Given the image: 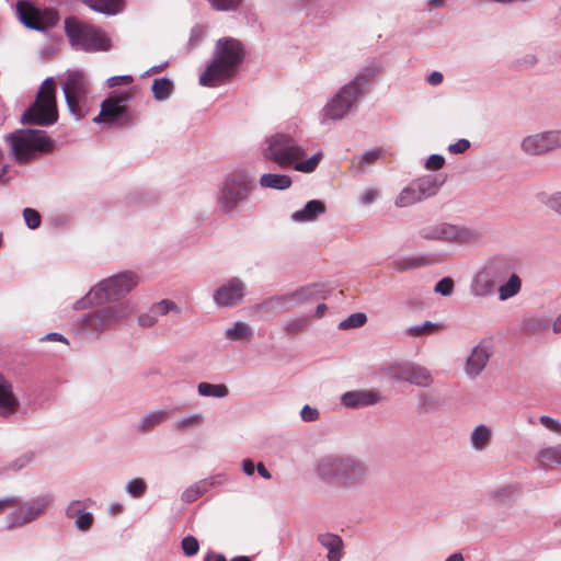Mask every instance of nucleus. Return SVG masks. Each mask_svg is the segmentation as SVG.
<instances>
[{"label": "nucleus", "mask_w": 561, "mask_h": 561, "mask_svg": "<svg viewBox=\"0 0 561 561\" xmlns=\"http://www.w3.org/2000/svg\"><path fill=\"white\" fill-rule=\"evenodd\" d=\"M522 286L516 259L507 254H495L488 257L474 273L469 290L474 298L484 299L496 288L499 300L506 301L517 296Z\"/></svg>", "instance_id": "nucleus-1"}, {"label": "nucleus", "mask_w": 561, "mask_h": 561, "mask_svg": "<svg viewBox=\"0 0 561 561\" xmlns=\"http://www.w3.org/2000/svg\"><path fill=\"white\" fill-rule=\"evenodd\" d=\"M261 153L266 161L275 163L280 169L293 168L301 173L313 172L323 158V152L317 151L305 159L307 149L284 131L266 136L261 144Z\"/></svg>", "instance_id": "nucleus-2"}, {"label": "nucleus", "mask_w": 561, "mask_h": 561, "mask_svg": "<svg viewBox=\"0 0 561 561\" xmlns=\"http://www.w3.org/2000/svg\"><path fill=\"white\" fill-rule=\"evenodd\" d=\"M380 73L377 64L362 68L353 79L343 84L323 105L320 111L322 124L344 119L352 114L359 101L367 94L374 79Z\"/></svg>", "instance_id": "nucleus-3"}, {"label": "nucleus", "mask_w": 561, "mask_h": 561, "mask_svg": "<svg viewBox=\"0 0 561 561\" xmlns=\"http://www.w3.org/2000/svg\"><path fill=\"white\" fill-rule=\"evenodd\" d=\"M99 306L77 318L73 323L77 334L98 340L102 334L116 330L137 310L134 301H116Z\"/></svg>", "instance_id": "nucleus-4"}, {"label": "nucleus", "mask_w": 561, "mask_h": 561, "mask_svg": "<svg viewBox=\"0 0 561 561\" xmlns=\"http://www.w3.org/2000/svg\"><path fill=\"white\" fill-rule=\"evenodd\" d=\"M244 56V46L239 39L219 38L215 44L211 61L199 76V84L215 88L231 79L242 65Z\"/></svg>", "instance_id": "nucleus-5"}, {"label": "nucleus", "mask_w": 561, "mask_h": 561, "mask_svg": "<svg viewBox=\"0 0 561 561\" xmlns=\"http://www.w3.org/2000/svg\"><path fill=\"white\" fill-rule=\"evenodd\" d=\"M256 183L248 169H236L226 174L217 185L215 202L224 216H234L249 203Z\"/></svg>", "instance_id": "nucleus-6"}, {"label": "nucleus", "mask_w": 561, "mask_h": 561, "mask_svg": "<svg viewBox=\"0 0 561 561\" xmlns=\"http://www.w3.org/2000/svg\"><path fill=\"white\" fill-rule=\"evenodd\" d=\"M139 284V276L131 271H124L104 278L90 288L80 299L73 302L76 311L85 310L93 305L114 304L116 301H131L124 299Z\"/></svg>", "instance_id": "nucleus-7"}, {"label": "nucleus", "mask_w": 561, "mask_h": 561, "mask_svg": "<svg viewBox=\"0 0 561 561\" xmlns=\"http://www.w3.org/2000/svg\"><path fill=\"white\" fill-rule=\"evenodd\" d=\"M65 32L70 44L84 51H107L112 47L111 39L103 30L75 18L66 19Z\"/></svg>", "instance_id": "nucleus-8"}, {"label": "nucleus", "mask_w": 561, "mask_h": 561, "mask_svg": "<svg viewBox=\"0 0 561 561\" xmlns=\"http://www.w3.org/2000/svg\"><path fill=\"white\" fill-rule=\"evenodd\" d=\"M419 236L427 241L469 244L478 241L481 238V232L470 227L439 222L422 227L419 230Z\"/></svg>", "instance_id": "nucleus-9"}, {"label": "nucleus", "mask_w": 561, "mask_h": 561, "mask_svg": "<svg viewBox=\"0 0 561 561\" xmlns=\"http://www.w3.org/2000/svg\"><path fill=\"white\" fill-rule=\"evenodd\" d=\"M61 89L69 113L76 119L83 118L88 113L90 93V82L87 77L80 71H71L62 82Z\"/></svg>", "instance_id": "nucleus-10"}, {"label": "nucleus", "mask_w": 561, "mask_h": 561, "mask_svg": "<svg viewBox=\"0 0 561 561\" xmlns=\"http://www.w3.org/2000/svg\"><path fill=\"white\" fill-rule=\"evenodd\" d=\"M56 90L53 77L46 78L37 89V126H49L57 122Z\"/></svg>", "instance_id": "nucleus-11"}, {"label": "nucleus", "mask_w": 561, "mask_h": 561, "mask_svg": "<svg viewBox=\"0 0 561 561\" xmlns=\"http://www.w3.org/2000/svg\"><path fill=\"white\" fill-rule=\"evenodd\" d=\"M370 477L368 465L351 455H345L339 485L345 489H357L364 486Z\"/></svg>", "instance_id": "nucleus-12"}, {"label": "nucleus", "mask_w": 561, "mask_h": 561, "mask_svg": "<svg viewBox=\"0 0 561 561\" xmlns=\"http://www.w3.org/2000/svg\"><path fill=\"white\" fill-rule=\"evenodd\" d=\"M388 375L397 381H404L419 387H430L433 382L431 373L425 367L414 363L391 365L388 368Z\"/></svg>", "instance_id": "nucleus-13"}, {"label": "nucleus", "mask_w": 561, "mask_h": 561, "mask_svg": "<svg viewBox=\"0 0 561 561\" xmlns=\"http://www.w3.org/2000/svg\"><path fill=\"white\" fill-rule=\"evenodd\" d=\"M58 22L59 15L56 10L50 8L41 9L37 5V32L48 39V44L41 50L43 56H49L56 49L60 34L54 27L57 26Z\"/></svg>", "instance_id": "nucleus-14"}, {"label": "nucleus", "mask_w": 561, "mask_h": 561, "mask_svg": "<svg viewBox=\"0 0 561 561\" xmlns=\"http://www.w3.org/2000/svg\"><path fill=\"white\" fill-rule=\"evenodd\" d=\"M245 290L244 282L232 277L214 291L213 300L220 308H231L242 302Z\"/></svg>", "instance_id": "nucleus-15"}, {"label": "nucleus", "mask_w": 561, "mask_h": 561, "mask_svg": "<svg viewBox=\"0 0 561 561\" xmlns=\"http://www.w3.org/2000/svg\"><path fill=\"white\" fill-rule=\"evenodd\" d=\"M344 456L342 454H328L320 457L313 467L316 476L322 482L339 485Z\"/></svg>", "instance_id": "nucleus-16"}, {"label": "nucleus", "mask_w": 561, "mask_h": 561, "mask_svg": "<svg viewBox=\"0 0 561 561\" xmlns=\"http://www.w3.org/2000/svg\"><path fill=\"white\" fill-rule=\"evenodd\" d=\"M11 151L20 163L31 160L35 153V129H20L9 135Z\"/></svg>", "instance_id": "nucleus-17"}, {"label": "nucleus", "mask_w": 561, "mask_h": 561, "mask_svg": "<svg viewBox=\"0 0 561 561\" xmlns=\"http://www.w3.org/2000/svg\"><path fill=\"white\" fill-rule=\"evenodd\" d=\"M129 98L128 92H122L119 94H111L102 102V114H105V119L108 124L129 121L130 115L126 106Z\"/></svg>", "instance_id": "nucleus-18"}, {"label": "nucleus", "mask_w": 561, "mask_h": 561, "mask_svg": "<svg viewBox=\"0 0 561 561\" xmlns=\"http://www.w3.org/2000/svg\"><path fill=\"white\" fill-rule=\"evenodd\" d=\"M68 519L73 520L75 527L82 533L89 531L94 523V516L87 511L85 501L72 500L65 510Z\"/></svg>", "instance_id": "nucleus-19"}, {"label": "nucleus", "mask_w": 561, "mask_h": 561, "mask_svg": "<svg viewBox=\"0 0 561 561\" xmlns=\"http://www.w3.org/2000/svg\"><path fill=\"white\" fill-rule=\"evenodd\" d=\"M340 401L347 409H362L380 402L381 397L375 390H352L344 392Z\"/></svg>", "instance_id": "nucleus-20"}, {"label": "nucleus", "mask_w": 561, "mask_h": 561, "mask_svg": "<svg viewBox=\"0 0 561 561\" xmlns=\"http://www.w3.org/2000/svg\"><path fill=\"white\" fill-rule=\"evenodd\" d=\"M489 359L490 352L488 347L482 344L476 345L467 357L465 365L466 375L471 379L477 378L485 368Z\"/></svg>", "instance_id": "nucleus-21"}, {"label": "nucleus", "mask_w": 561, "mask_h": 561, "mask_svg": "<svg viewBox=\"0 0 561 561\" xmlns=\"http://www.w3.org/2000/svg\"><path fill=\"white\" fill-rule=\"evenodd\" d=\"M317 541L327 550L328 561H342L344 556L343 539L333 533H320L317 535Z\"/></svg>", "instance_id": "nucleus-22"}, {"label": "nucleus", "mask_w": 561, "mask_h": 561, "mask_svg": "<svg viewBox=\"0 0 561 561\" xmlns=\"http://www.w3.org/2000/svg\"><path fill=\"white\" fill-rule=\"evenodd\" d=\"M520 148L529 156H540L551 151L547 130L526 136L520 142Z\"/></svg>", "instance_id": "nucleus-23"}, {"label": "nucleus", "mask_w": 561, "mask_h": 561, "mask_svg": "<svg viewBox=\"0 0 561 561\" xmlns=\"http://www.w3.org/2000/svg\"><path fill=\"white\" fill-rule=\"evenodd\" d=\"M219 478L220 476L209 479H202L191 484L182 492L181 500L186 504L195 502L197 499L207 493L211 488L219 484Z\"/></svg>", "instance_id": "nucleus-24"}, {"label": "nucleus", "mask_w": 561, "mask_h": 561, "mask_svg": "<svg viewBox=\"0 0 561 561\" xmlns=\"http://www.w3.org/2000/svg\"><path fill=\"white\" fill-rule=\"evenodd\" d=\"M325 213V204L319 199L309 201L304 208L291 214L290 218L295 222H310Z\"/></svg>", "instance_id": "nucleus-25"}, {"label": "nucleus", "mask_w": 561, "mask_h": 561, "mask_svg": "<svg viewBox=\"0 0 561 561\" xmlns=\"http://www.w3.org/2000/svg\"><path fill=\"white\" fill-rule=\"evenodd\" d=\"M535 461L542 469L561 467V444L539 449L535 456Z\"/></svg>", "instance_id": "nucleus-26"}, {"label": "nucleus", "mask_w": 561, "mask_h": 561, "mask_svg": "<svg viewBox=\"0 0 561 561\" xmlns=\"http://www.w3.org/2000/svg\"><path fill=\"white\" fill-rule=\"evenodd\" d=\"M413 182L416 185L419 193L424 201L437 194V192L439 191L440 186L444 183V180L439 175L428 174L420 179H416Z\"/></svg>", "instance_id": "nucleus-27"}, {"label": "nucleus", "mask_w": 561, "mask_h": 561, "mask_svg": "<svg viewBox=\"0 0 561 561\" xmlns=\"http://www.w3.org/2000/svg\"><path fill=\"white\" fill-rule=\"evenodd\" d=\"M170 417L168 410H152L144 414L137 422L136 428L139 433H147L151 428L161 425Z\"/></svg>", "instance_id": "nucleus-28"}, {"label": "nucleus", "mask_w": 561, "mask_h": 561, "mask_svg": "<svg viewBox=\"0 0 561 561\" xmlns=\"http://www.w3.org/2000/svg\"><path fill=\"white\" fill-rule=\"evenodd\" d=\"M225 337L233 342H250L253 337V329L247 322L236 321L226 329Z\"/></svg>", "instance_id": "nucleus-29"}, {"label": "nucleus", "mask_w": 561, "mask_h": 561, "mask_svg": "<svg viewBox=\"0 0 561 561\" xmlns=\"http://www.w3.org/2000/svg\"><path fill=\"white\" fill-rule=\"evenodd\" d=\"M16 400L12 393L10 383L0 374V414L8 415L14 412Z\"/></svg>", "instance_id": "nucleus-30"}, {"label": "nucleus", "mask_w": 561, "mask_h": 561, "mask_svg": "<svg viewBox=\"0 0 561 561\" xmlns=\"http://www.w3.org/2000/svg\"><path fill=\"white\" fill-rule=\"evenodd\" d=\"M260 186L264 188H272L284 191L291 186L293 181L289 175L278 173H264L259 180Z\"/></svg>", "instance_id": "nucleus-31"}, {"label": "nucleus", "mask_w": 561, "mask_h": 561, "mask_svg": "<svg viewBox=\"0 0 561 561\" xmlns=\"http://www.w3.org/2000/svg\"><path fill=\"white\" fill-rule=\"evenodd\" d=\"M419 190L414 182H411L407 187H404L396 197L394 205L400 208L410 207L416 203L422 202Z\"/></svg>", "instance_id": "nucleus-32"}, {"label": "nucleus", "mask_w": 561, "mask_h": 561, "mask_svg": "<svg viewBox=\"0 0 561 561\" xmlns=\"http://www.w3.org/2000/svg\"><path fill=\"white\" fill-rule=\"evenodd\" d=\"M492 437L491 428L484 424H480L473 428L470 435V443L473 449L483 450L490 444Z\"/></svg>", "instance_id": "nucleus-33"}, {"label": "nucleus", "mask_w": 561, "mask_h": 561, "mask_svg": "<svg viewBox=\"0 0 561 561\" xmlns=\"http://www.w3.org/2000/svg\"><path fill=\"white\" fill-rule=\"evenodd\" d=\"M16 16L21 23L31 30H35V5L26 0L16 3Z\"/></svg>", "instance_id": "nucleus-34"}, {"label": "nucleus", "mask_w": 561, "mask_h": 561, "mask_svg": "<svg viewBox=\"0 0 561 561\" xmlns=\"http://www.w3.org/2000/svg\"><path fill=\"white\" fill-rule=\"evenodd\" d=\"M152 313L156 314L157 319L160 320L161 317L172 316L178 318L182 313V309L179 305H176L173 300L162 299L151 307Z\"/></svg>", "instance_id": "nucleus-35"}, {"label": "nucleus", "mask_w": 561, "mask_h": 561, "mask_svg": "<svg viewBox=\"0 0 561 561\" xmlns=\"http://www.w3.org/2000/svg\"><path fill=\"white\" fill-rule=\"evenodd\" d=\"M381 153L382 149L380 148L367 150L359 157L354 158L353 168L357 173H365L366 169L381 157Z\"/></svg>", "instance_id": "nucleus-36"}, {"label": "nucleus", "mask_w": 561, "mask_h": 561, "mask_svg": "<svg viewBox=\"0 0 561 561\" xmlns=\"http://www.w3.org/2000/svg\"><path fill=\"white\" fill-rule=\"evenodd\" d=\"M197 392L201 397L211 398H226L229 394V389L225 383H209L199 382L197 385Z\"/></svg>", "instance_id": "nucleus-37"}, {"label": "nucleus", "mask_w": 561, "mask_h": 561, "mask_svg": "<svg viewBox=\"0 0 561 561\" xmlns=\"http://www.w3.org/2000/svg\"><path fill=\"white\" fill-rule=\"evenodd\" d=\"M427 263L424 256H403L391 263V267L398 272H405L425 266Z\"/></svg>", "instance_id": "nucleus-38"}, {"label": "nucleus", "mask_w": 561, "mask_h": 561, "mask_svg": "<svg viewBox=\"0 0 561 561\" xmlns=\"http://www.w3.org/2000/svg\"><path fill=\"white\" fill-rule=\"evenodd\" d=\"M205 423V415L196 412L183 417L178 419L173 423V427L178 431L184 432L191 428L201 427Z\"/></svg>", "instance_id": "nucleus-39"}, {"label": "nucleus", "mask_w": 561, "mask_h": 561, "mask_svg": "<svg viewBox=\"0 0 561 561\" xmlns=\"http://www.w3.org/2000/svg\"><path fill=\"white\" fill-rule=\"evenodd\" d=\"M151 90L157 101L168 100L173 92V82L169 78L154 79Z\"/></svg>", "instance_id": "nucleus-40"}, {"label": "nucleus", "mask_w": 561, "mask_h": 561, "mask_svg": "<svg viewBox=\"0 0 561 561\" xmlns=\"http://www.w3.org/2000/svg\"><path fill=\"white\" fill-rule=\"evenodd\" d=\"M309 320L310 317L307 314L295 316L284 322L283 329L288 334H298L307 327Z\"/></svg>", "instance_id": "nucleus-41"}, {"label": "nucleus", "mask_w": 561, "mask_h": 561, "mask_svg": "<svg viewBox=\"0 0 561 561\" xmlns=\"http://www.w3.org/2000/svg\"><path fill=\"white\" fill-rule=\"evenodd\" d=\"M440 329L437 322L425 321L423 323L410 325L405 329V334L409 336L428 335Z\"/></svg>", "instance_id": "nucleus-42"}, {"label": "nucleus", "mask_w": 561, "mask_h": 561, "mask_svg": "<svg viewBox=\"0 0 561 561\" xmlns=\"http://www.w3.org/2000/svg\"><path fill=\"white\" fill-rule=\"evenodd\" d=\"M83 2L93 11L106 15H114L118 0H83Z\"/></svg>", "instance_id": "nucleus-43"}, {"label": "nucleus", "mask_w": 561, "mask_h": 561, "mask_svg": "<svg viewBox=\"0 0 561 561\" xmlns=\"http://www.w3.org/2000/svg\"><path fill=\"white\" fill-rule=\"evenodd\" d=\"M522 494V488L518 484H508L494 491V496L501 502L516 500Z\"/></svg>", "instance_id": "nucleus-44"}, {"label": "nucleus", "mask_w": 561, "mask_h": 561, "mask_svg": "<svg viewBox=\"0 0 561 561\" xmlns=\"http://www.w3.org/2000/svg\"><path fill=\"white\" fill-rule=\"evenodd\" d=\"M367 322V316L364 312H355L342 320L337 328L340 330H348L360 328Z\"/></svg>", "instance_id": "nucleus-45"}, {"label": "nucleus", "mask_w": 561, "mask_h": 561, "mask_svg": "<svg viewBox=\"0 0 561 561\" xmlns=\"http://www.w3.org/2000/svg\"><path fill=\"white\" fill-rule=\"evenodd\" d=\"M319 293H320V290H319L318 286L314 284L302 286V287L296 289L295 294L298 296L297 299H298L299 307L307 304L308 301H311L314 298H317Z\"/></svg>", "instance_id": "nucleus-46"}, {"label": "nucleus", "mask_w": 561, "mask_h": 561, "mask_svg": "<svg viewBox=\"0 0 561 561\" xmlns=\"http://www.w3.org/2000/svg\"><path fill=\"white\" fill-rule=\"evenodd\" d=\"M125 490L131 497H141L147 491V483L141 478H134L126 483Z\"/></svg>", "instance_id": "nucleus-47"}, {"label": "nucleus", "mask_w": 561, "mask_h": 561, "mask_svg": "<svg viewBox=\"0 0 561 561\" xmlns=\"http://www.w3.org/2000/svg\"><path fill=\"white\" fill-rule=\"evenodd\" d=\"M260 308H261V310H263L265 312H285V311H287L286 307H285L283 295L274 296V297L265 300L264 302L261 304Z\"/></svg>", "instance_id": "nucleus-48"}, {"label": "nucleus", "mask_w": 561, "mask_h": 561, "mask_svg": "<svg viewBox=\"0 0 561 561\" xmlns=\"http://www.w3.org/2000/svg\"><path fill=\"white\" fill-rule=\"evenodd\" d=\"M548 322L538 317H529L523 321V329L529 333H539L546 330Z\"/></svg>", "instance_id": "nucleus-49"}, {"label": "nucleus", "mask_w": 561, "mask_h": 561, "mask_svg": "<svg viewBox=\"0 0 561 561\" xmlns=\"http://www.w3.org/2000/svg\"><path fill=\"white\" fill-rule=\"evenodd\" d=\"M34 515L32 506L20 507L12 514L11 526H21L32 520Z\"/></svg>", "instance_id": "nucleus-50"}, {"label": "nucleus", "mask_w": 561, "mask_h": 561, "mask_svg": "<svg viewBox=\"0 0 561 561\" xmlns=\"http://www.w3.org/2000/svg\"><path fill=\"white\" fill-rule=\"evenodd\" d=\"M419 408L425 412L433 411L438 408V401L434 396L427 392H423L417 398Z\"/></svg>", "instance_id": "nucleus-51"}, {"label": "nucleus", "mask_w": 561, "mask_h": 561, "mask_svg": "<svg viewBox=\"0 0 561 561\" xmlns=\"http://www.w3.org/2000/svg\"><path fill=\"white\" fill-rule=\"evenodd\" d=\"M455 283L450 277L442 278L434 287V291L444 297H448L454 291Z\"/></svg>", "instance_id": "nucleus-52"}, {"label": "nucleus", "mask_w": 561, "mask_h": 561, "mask_svg": "<svg viewBox=\"0 0 561 561\" xmlns=\"http://www.w3.org/2000/svg\"><path fill=\"white\" fill-rule=\"evenodd\" d=\"M182 549L184 553L188 557H193L198 552L199 543L198 540L194 536H186L182 539Z\"/></svg>", "instance_id": "nucleus-53"}, {"label": "nucleus", "mask_w": 561, "mask_h": 561, "mask_svg": "<svg viewBox=\"0 0 561 561\" xmlns=\"http://www.w3.org/2000/svg\"><path fill=\"white\" fill-rule=\"evenodd\" d=\"M210 5L218 11L234 10L242 0H207Z\"/></svg>", "instance_id": "nucleus-54"}, {"label": "nucleus", "mask_w": 561, "mask_h": 561, "mask_svg": "<svg viewBox=\"0 0 561 561\" xmlns=\"http://www.w3.org/2000/svg\"><path fill=\"white\" fill-rule=\"evenodd\" d=\"M53 140L48 137V135L45 131L37 129V153L48 152L53 149Z\"/></svg>", "instance_id": "nucleus-55"}, {"label": "nucleus", "mask_w": 561, "mask_h": 561, "mask_svg": "<svg viewBox=\"0 0 561 561\" xmlns=\"http://www.w3.org/2000/svg\"><path fill=\"white\" fill-rule=\"evenodd\" d=\"M542 426L547 430L561 435V422L548 415H541L539 419Z\"/></svg>", "instance_id": "nucleus-56"}, {"label": "nucleus", "mask_w": 561, "mask_h": 561, "mask_svg": "<svg viewBox=\"0 0 561 561\" xmlns=\"http://www.w3.org/2000/svg\"><path fill=\"white\" fill-rule=\"evenodd\" d=\"M320 413L318 409L312 408L308 404L304 405V408L300 411V417L305 422H314L319 419Z\"/></svg>", "instance_id": "nucleus-57"}, {"label": "nucleus", "mask_w": 561, "mask_h": 561, "mask_svg": "<svg viewBox=\"0 0 561 561\" xmlns=\"http://www.w3.org/2000/svg\"><path fill=\"white\" fill-rule=\"evenodd\" d=\"M444 163H445V158L443 156L433 153L426 160L425 168L427 170H439L443 168Z\"/></svg>", "instance_id": "nucleus-58"}, {"label": "nucleus", "mask_w": 561, "mask_h": 561, "mask_svg": "<svg viewBox=\"0 0 561 561\" xmlns=\"http://www.w3.org/2000/svg\"><path fill=\"white\" fill-rule=\"evenodd\" d=\"M470 148V141L468 139L461 138L455 144H450L448 146V151L451 154H459L466 152Z\"/></svg>", "instance_id": "nucleus-59"}, {"label": "nucleus", "mask_w": 561, "mask_h": 561, "mask_svg": "<svg viewBox=\"0 0 561 561\" xmlns=\"http://www.w3.org/2000/svg\"><path fill=\"white\" fill-rule=\"evenodd\" d=\"M158 322L159 320L157 319L156 314L152 313L151 308H149V310L146 313H142L138 318L139 325L144 328H151Z\"/></svg>", "instance_id": "nucleus-60"}, {"label": "nucleus", "mask_w": 561, "mask_h": 561, "mask_svg": "<svg viewBox=\"0 0 561 561\" xmlns=\"http://www.w3.org/2000/svg\"><path fill=\"white\" fill-rule=\"evenodd\" d=\"M547 133L551 151L561 149V129H549Z\"/></svg>", "instance_id": "nucleus-61"}, {"label": "nucleus", "mask_w": 561, "mask_h": 561, "mask_svg": "<svg viewBox=\"0 0 561 561\" xmlns=\"http://www.w3.org/2000/svg\"><path fill=\"white\" fill-rule=\"evenodd\" d=\"M54 503V495L50 493L42 494L37 497V514L48 508Z\"/></svg>", "instance_id": "nucleus-62"}, {"label": "nucleus", "mask_w": 561, "mask_h": 561, "mask_svg": "<svg viewBox=\"0 0 561 561\" xmlns=\"http://www.w3.org/2000/svg\"><path fill=\"white\" fill-rule=\"evenodd\" d=\"M538 62L535 54L529 53L517 59L516 64L520 67L533 68Z\"/></svg>", "instance_id": "nucleus-63"}, {"label": "nucleus", "mask_w": 561, "mask_h": 561, "mask_svg": "<svg viewBox=\"0 0 561 561\" xmlns=\"http://www.w3.org/2000/svg\"><path fill=\"white\" fill-rule=\"evenodd\" d=\"M548 206L561 215V192H557L549 197Z\"/></svg>", "instance_id": "nucleus-64"}]
</instances>
